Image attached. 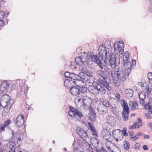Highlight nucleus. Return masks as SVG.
Masks as SVG:
<instances>
[{"label":"nucleus","mask_w":152,"mask_h":152,"mask_svg":"<svg viewBox=\"0 0 152 152\" xmlns=\"http://www.w3.org/2000/svg\"><path fill=\"white\" fill-rule=\"evenodd\" d=\"M14 101L8 95L5 94L2 96L0 102V105L3 107L2 113L3 116L8 115Z\"/></svg>","instance_id":"obj_1"},{"label":"nucleus","mask_w":152,"mask_h":152,"mask_svg":"<svg viewBox=\"0 0 152 152\" xmlns=\"http://www.w3.org/2000/svg\"><path fill=\"white\" fill-rule=\"evenodd\" d=\"M99 53L98 54V61L100 64V67L103 69L102 65L104 62L106 63L107 59V55L110 53L109 50L103 45H101L98 48Z\"/></svg>","instance_id":"obj_2"},{"label":"nucleus","mask_w":152,"mask_h":152,"mask_svg":"<svg viewBox=\"0 0 152 152\" xmlns=\"http://www.w3.org/2000/svg\"><path fill=\"white\" fill-rule=\"evenodd\" d=\"M100 77L97 80V82L104 86L108 90H111V87L110 85L111 84L110 79L107 77L106 72L102 70H100L98 71Z\"/></svg>","instance_id":"obj_3"},{"label":"nucleus","mask_w":152,"mask_h":152,"mask_svg":"<svg viewBox=\"0 0 152 152\" xmlns=\"http://www.w3.org/2000/svg\"><path fill=\"white\" fill-rule=\"evenodd\" d=\"M116 81H124L126 80L127 77L129 76L130 72V70L128 71L127 70L122 69L118 67L116 68Z\"/></svg>","instance_id":"obj_4"},{"label":"nucleus","mask_w":152,"mask_h":152,"mask_svg":"<svg viewBox=\"0 0 152 152\" xmlns=\"http://www.w3.org/2000/svg\"><path fill=\"white\" fill-rule=\"evenodd\" d=\"M69 109L70 110L68 111V114L73 119L80 121V118L83 117V114L79 110H76L72 106L69 107Z\"/></svg>","instance_id":"obj_5"},{"label":"nucleus","mask_w":152,"mask_h":152,"mask_svg":"<svg viewBox=\"0 0 152 152\" xmlns=\"http://www.w3.org/2000/svg\"><path fill=\"white\" fill-rule=\"evenodd\" d=\"M82 53H85L84 58L88 59L87 61L89 62V66L91 64L92 62L89 60V58L92 60V61L100 67V64L98 61L99 58L97 55H94L93 53L91 51H88L87 53L84 52Z\"/></svg>","instance_id":"obj_6"},{"label":"nucleus","mask_w":152,"mask_h":152,"mask_svg":"<svg viewBox=\"0 0 152 152\" xmlns=\"http://www.w3.org/2000/svg\"><path fill=\"white\" fill-rule=\"evenodd\" d=\"M108 61L110 63V65L112 69H115L118 67L119 64V61L117 63L116 61V55L113 53H110L107 55Z\"/></svg>","instance_id":"obj_7"},{"label":"nucleus","mask_w":152,"mask_h":152,"mask_svg":"<svg viewBox=\"0 0 152 152\" xmlns=\"http://www.w3.org/2000/svg\"><path fill=\"white\" fill-rule=\"evenodd\" d=\"M93 86L94 87V89L95 91H97L96 93V94H99V92L100 93L102 94H105L107 88L101 83H99L98 82H95L94 81L93 83Z\"/></svg>","instance_id":"obj_8"},{"label":"nucleus","mask_w":152,"mask_h":152,"mask_svg":"<svg viewBox=\"0 0 152 152\" xmlns=\"http://www.w3.org/2000/svg\"><path fill=\"white\" fill-rule=\"evenodd\" d=\"M85 55V53H81L80 57H77L75 58V61L77 65L80 66L84 65L85 66H89V62L87 61L88 59L84 58Z\"/></svg>","instance_id":"obj_9"},{"label":"nucleus","mask_w":152,"mask_h":152,"mask_svg":"<svg viewBox=\"0 0 152 152\" xmlns=\"http://www.w3.org/2000/svg\"><path fill=\"white\" fill-rule=\"evenodd\" d=\"M89 75L82 72L79 74L80 77L84 81L89 83H92L94 81V79L91 76V74L89 73Z\"/></svg>","instance_id":"obj_10"},{"label":"nucleus","mask_w":152,"mask_h":152,"mask_svg":"<svg viewBox=\"0 0 152 152\" xmlns=\"http://www.w3.org/2000/svg\"><path fill=\"white\" fill-rule=\"evenodd\" d=\"M136 64V61L134 59H132V63L129 61L127 62H124L123 63V65L125 68L124 70H127V71H129L130 70L131 72V69L135 66V64Z\"/></svg>","instance_id":"obj_11"},{"label":"nucleus","mask_w":152,"mask_h":152,"mask_svg":"<svg viewBox=\"0 0 152 152\" xmlns=\"http://www.w3.org/2000/svg\"><path fill=\"white\" fill-rule=\"evenodd\" d=\"M16 126L18 127H21L24 125V116L20 114L18 116L17 118L14 120Z\"/></svg>","instance_id":"obj_12"},{"label":"nucleus","mask_w":152,"mask_h":152,"mask_svg":"<svg viewBox=\"0 0 152 152\" xmlns=\"http://www.w3.org/2000/svg\"><path fill=\"white\" fill-rule=\"evenodd\" d=\"M122 112V117L124 121H127L129 119V109L128 106L123 107Z\"/></svg>","instance_id":"obj_13"},{"label":"nucleus","mask_w":152,"mask_h":152,"mask_svg":"<svg viewBox=\"0 0 152 152\" xmlns=\"http://www.w3.org/2000/svg\"><path fill=\"white\" fill-rule=\"evenodd\" d=\"M117 45V49L118 50L120 54L122 55L124 52V44L123 41L118 42V44H116L115 43L114 44V48L115 50H116V45Z\"/></svg>","instance_id":"obj_14"},{"label":"nucleus","mask_w":152,"mask_h":152,"mask_svg":"<svg viewBox=\"0 0 152 152\" xmlns=\"http://www.w3.org/2000/svg\"><path fill=\"white\" fill-rule=\"evenodd\" d=\"M76 131L80 137L83 139L84 138H87L88 137L86 132L80 127H77L76 128Z\"/></svg>","instance_id":"obj_15"},{"label":"nucleus","mask_w":152,"mask_h":152,"mask_svg":"<svg viewBox=\"0 0 152 152\" xmlns=\"http://www.w3.org/2000/svg\"><path fill=\"white\" fill-rule=\"evenodd\" d=\"M102 135L103 138L108 142H110L111 134L110 132L106 129H104L102 132Z\"/></svg>","instance_id":"obj_16"},{"label":"nucleus","mask_w":152,"mask_h":152,"mask_svg":"<svg viewBox=\"0 0 152 152\" xmlns=\"http://www.w3.org/2000/svg\"><path fill=\"white\" fill-rule=\"evenodd\" d=\"M91 99L87 96H85L83 97L82 99V106L86 107H89L91 103Z\"/></svg>","instance_id":"obj_17"},{"label":"nucleus","mask_w":152,"mask_h":152,"mask_svg":"<svg viewBox=\"0 0 152 152\" xmlns=\"http://www.w3.org/2000/svg\"><path fill=\"white\" fill-rule=\"evenodd\" d=\"M9 84L7 81L2 82L1 84L0 89L1 93H6L7 91Z\"/></svg>","instance_id":"obj_18"},{"label":"nucleus","mask_w":152,"mask_h":152,"mask_svg":"<svg viewBox=\"0 0 152 152\" xmlns=\"http://www.w3.org/2000/svg\"><path fill=\"white\" fill-rule=\"evenodd\" d=\"M89 110L90 112V113L89 115V118L92 122H94L96 120V116L94 109L90 107L89 108Z\"/></svg>","instance_id":"obj_19"},{"label":"nucleus","mask_w":152,"mask_h":152,"mask_svg":"<svg viewBox=\"0 0 152 152\" xmlns=\"http://www.w3.org/2000/svg\"><path fill=\"white\" fill-rule=\"evenodd\" d=\"M97 110L98 112L101 114L106 113L107 112V110L106 107L101 104H99L98 105Z\"/></svg>","instance_id":"obj_20"},{"label":"nucleus","mask_w":152,"mask_h":152,"mask_svg":"<svg viewBox=\"0 0 152 152\" xmlns=\"http://www.w3.org/2000/svg\"><path fill=\"white\" fill-rule=\"evenodd\" d=\"M110 104V106L112 108L116 109L117 108L118 101L114 98L111 97L109 99Z\"/></svg>","instance_id":"obj_21"},{"label":"nucleus","mask_w":152,"mask_h":152,"mask_svg":"<svg viewBox=\"0 0 152 152\" xmlns=\"http://www.w3.org/2000/svg\"><path fill=\"white\" fill-rule=\"evenodd\" d=\"M116 69H113L111 70L110 71L108 72V76L111 77L114 80V81H116V75H117V73L116 72Z\"/></svg>","instance_id":"obj_22"},{"label":"nucleus","mask_w":152,"mask_h":152,"mask_svg":"<svg viewBox=\"0 0 152 152\" xmlns=\"http://www.w3.org/2000/svg\"><path fill=\"white\" fill-rule=\"evenodd\" d=\"M70 92L74 96H77L80 94V89L75 86H73L70 88Z\"/></svg>","instance_id":"obj_23"},{"label":"nucleus","mask_w":152,"mask_h":152,"mask_svg":"<svg viewBox=\"0 0 152 152\" xmlns=\"http://www.w3.org/2000/svg\"><path fill=\"white\" fill-rule=\"evenodd\" d=\"M137 103V101H130L129 103V105L131 109L132 110L137 109L138 107Z\"/></svg>","instance_id":"obj_24"},{"label":"nucleus","mask_w":152,"mask_h":152,"mask_svg":"<svg viewBox=\"0 0 152 152\" xmlns=\"http://www.w3.org/2000/svg\"><path fill=\"white\" fill-rule=\"evenodd\" d=\"M14 136H15L16 139H15L17 142H18L21 141L23 139V134L19 132H18L14 134Z\"/></svg>","instance_id":"obj_25"},{"label":"nucleus","mask_w":152,"mask_h":152,"mask_svg":"<svg viewBox=\"0 0 152 152\" xmlns=\"http://www.w3.org/2000/svg\"><path fill=\"white\" fill-rule=\"evenodd\" d=\"M81 145L83 146H87L88 147L87 149L90 152H93V148L90 144L87 143L85 140H83L81 144Z\"/></svg>","instance_id":"obj_26"},{"label":"nucleus","mask_w":152,"mask_h":152,"mask_svg":"<svg viewBox=\"0 0 152 152\" xmlns=\"http://www.w3.org/2000/svg\"><path fill=\"white\" fill-rule=\"evenodd\" d=\"M125 95L126 97L130 98L132 97L133 95V91L130 89H127L125 91Z\"/></svg>","instance_id":"obj_27"},{"label":"nucleus","mask_w":152,"mask_h":152,"mask_svg":"<svg viewBox=\"0 0 152 152\" xmlns=\"http://www.w3.org/2000/svg\"><path fill=\"white\" fill-rule=\"evenodd\" d=\"M89 129L93 132L92 135L95 136L96 137L97 136V133L96 132V130L94 126L90 122L88 123Z\"/></svg>","instance_id":"obj_28"},{"label":"nucleus","mask_w":152,"mask_h":152,"mask_svg":"<svg viewBox=\"0 0 152 152\" xmlns=\"http://www.w3.org/2000/svg\"><path fill=\"white\" fill-rule=\"evenodd\" d=\"M129 53L128 52H126L123 55V63L127 62L129 59Z\"/></svg>","instance_id":"obj_29"},{"label":"nucleus","mask_w":152,"mask_h":152,"mask_svg":"<svg viewBox=\"0 0 152 152\" xmlns=\"http://www.w3.org/2000/svg\"><path fill=\"white\" fill-rule=\"evenodd\" d=\"M142 90L144 91L143 92L146 93L147 95H149L152 91V88L149 87V86H148L147 87H143Z\"/></svg>","instance_id":"obj_30"},{"label":"nucleus","mask_w":152,"mask_h":152,"mask_svg":"<svg viewBox=\"0 0 152 152\" xmlns=\"http://www.w3.org/2000/svg\"><path fill=\"white\" fill-rule=\"evenodd\" d=\"M102 45H103V46H104L105 48H106L108 50L111 49V42L109 40H106L104 44Z\"/></svg>","instance_id":"obj_31"},{"label":"nucleus","mask_w":152,"mask_h":152,"mask_svg":"<svg viewBox=\"0 0 152 152\" xmlns=\"http://www.w3.org/2000/svg\"><path fill=\"white\" fill-rule=\"evenodd\" d=\"M7 146L9 147V152H15V147L13 145H11L10 143L7 145Z\"/></svg>","instance_id":"obj_32"},{"label":"nucleus","mask_w":152,"mask_h":152,"mask_svg":"<svg viewBox=\"0 0 152 152\" xmlns=\"http://www.w3.org/2000/svg\"><path fill=\"white\" fill-rule=\"evenodd\" d=\"M147 75L149 83L152 85V72H149L148 73Z\"/></svg>","instance_id":"obj_33"},{"label":"nucleus","mask_w":152,"mask_h":152,"mask_svg":"<svg viewBox=\"0 0 152 152\" xmlns=\"http://www.w3.org/2000/svg\"><path fill=\"white\" fill-rule=\"evenodd\" d=\"M79 88H80L79 89H80V93H84L87 91V88L83 86L80 85V86Z\"/></svg>","instance_id":"obj_34"},{"label":"nucleus","mask_w":152,"mask_h":152,"mask_svg":"<svg viewBox=\"0 0 152 152\" xmlns=\"http://www.w3.org/2000/svg\"><path fill=\"white\" fill-rule=\"evenodd\" d=\"M152 104V101H149V102L148 103H147L146 104H145V105H144V108L146 110H149V108L151 107V105Z\"/></svg>","instance_id":"obj_35"},{"label":"nucleus","mask_w":152,"mask_h":152,"mask_svg":"<svg viewBox=\"0 0 152 152\" xmlns=\"http://www.w3.org/2000/svg\"><path fill=\"white\" fill-rule=\"evenodd\" d=\"M139 97L140 99H144L146 97L145 92H142L139 94Z\"/></svg>","instance_id":"obj_36"},{"label":"nucleus","mask_w":152,"mask_h":152,"mask_svg":"<svg viewBox=\"0 0 152 152\" xmlns=\"http://www.w3.org/2000/svg\"><path fill=\"white\" fill-rule=\"evenodd\" d=\"M101 104H102L104 106H105L107 108V107H110V101L108 102L107 100H104Z\"/></svg>","instance_id":"obj_37"},{"label":"nucleus","mask_w":152,"mask_h":152,"mask_svg":"<svg viewBox=\"0 0 152 152\" xmlns=\"http://www.w3.org/2000/svg\"><path fill=\"white\" fill-rule=\"evenodd\" d=\"M73 83L76 85L77 86L80 87V85H81L80 84V83H82L83 82L81 80H75L74 81H73Z\"/></svg>","instance_id":"obj_38"},{"label":"nucleus","mask_w":152,"mask_h":152,"mask_svg":"<svg viewBox=\"0 0 152 152\" xmlns=\"http://www.w3.org/2000/svg\"><path fill=\"white\" fill-rule=\"evenodd\" d=\"M124 148L126 150H128L129 148L130 145L128 142L126 141H125L124 142Z\"/></svg>","instance_id":"obj_39"},{"label":"nucleus","mask_w":152,"mask_h":152,"mask_svg":"<svg viewBox=\"0 0 152 152\" xmlns=\"http://www.w3.org/2000/svg\"><path fill=\"white\" fill-rule=\"evenodd\" d=\"M77 77L78 76L77 75L72 73H71L69 78L75 80L77 79Z\"/></svg>","instance_id":"obj_40"},{"label":"nucleus","mask_w":152,"mask_h":152,"mask_svg":"<svg viewBox=\"0 0 152 152\" xmlns=\"http://www.w3.org/2000/svg\"><path fill=\"white\" fill-rule=\"evenodd\" d=\"M120 134V130L119 129H116L114 130L112 132L113 135L114 137H115L116 135H118Z\"/></svg>","instance_id":"obj_41"},{"label":"nucleus","mask_w":152,"mask_h":152,"mask_svg":"<svg viewBox=\"0 0 152 152\" xmlns=\"http://www.w3.org/2000/svg\"><path fill=\"white\" fill-rule=\"evenodd\" d=\"M121 103L122 107H125L127 106H128L127 103L126 102L125 100H124L122 99L121 100Z\"/></svg>","instance_id":"obj_42"},{"label":"nucleus","mask_w":152,"mask_h":152,"mask_svg":"<svg viewBox=\"0 0 152 152\" xmlns=\"http://www.w3.org/2000/svg\"><path fill=\"white\" fill-rule=\"evenodd\" d=\"M11 121L10 119H8L3 124V125L6 128L9 125V124H11Z\"/></svg>","instance_id":"obj_43"},{"label":"nucleus","mask_w":152,"mask_h":152,"mask_svg":"<svg viewBox=\"0 0 152 152\" xmlns=\"http://www.w3.org/2000/svg\"><path fill=\"white\" fill-rule=\"evenodd\" d=\"M114 119V117L112 116H111L110 117H109L107 118V122L109 123H112Z\"/></svg>","instance_id":"obj_44"},{"label":"nucleus","mask_w":152,"mask_h":152,"mask_svg":"<svg viewBox=\"0 0 152 152\" xmlns=\"http://www.w3.org/2000/svg\"><path fill=\"white\" fill-rule=\"evenodd\" d=\"M138 83L139 85L141 86L142 89L143 87H147L148 86L146 83H144L142 82H139Z\"/></svg>","instance_id":"obj_45"},{"label":"nucleus","mask_w":152,"mask_h":152,"mask_svg":"<svg viewBox=\"0 0 152 152\" xmlns=\"http://www.w3.org/2000/svg\"><path fill=\"white\" fill-rule=\"evenodd\" d=\"M73 152H83L82 151L80 150L79 148L74 147L73 149Z\"/></svg>","instance_id":"obj_46"},{"label":"nucleus","mask_w":152,"mask_h":152,"mask_svg":"<svg viewBox=\"0 0 152 152\" xmlns=\"http://www.w3.org/2000/svg\"><path fill=\"white\" fill-rule=\"evenodd\" d=\"M5 17V14L3 11H0V19L2 20Z\"/></svg>","instance_id":"obj_47"},{"label":"nucleus","mask_w":152,"mask_h":152,"mask_svg":"<svg viewBox=\"0 0 152 152\" xmlns=\"http://www.w3.org/2000/svg\"><path fill=\"white\" fill-rule=\"evenodd\" d=\"M70 81L68 79H66L64 81V84L66 87L68 86V84Z\"/></svg>","instance_id":"obj_48"},{"label":"nucleus","mask_w":152,"mask_h":152,"mask_svg":"<svg viewBox=\"0 0 152 152\" xmlns=\"http://www.w3.org/2000/svg\"><path fill=\"white\" fill-rule=\"evenodd\" d=\"M140 144L139 143H135L134 145V148L137 149H139V148L140 147Z\"/></svg>","instance_id":"obj_49"},{"label":"nucleus","mask_w":152,"mask_h":152,"mask_svg":"<svg viewBox=\"0 0 152 152\" xmlns=\"http://www.w3.org/2000/svg\"><path fill=\"white\" fill-rule=\"evenodd\" d=\"M5 128L6 127L2 124L0 126V131L1 132L4 131L5 130Z\"/></svg>","instance_id":"obj_50"},{"label":"nucleus","mask_w":152,"mask_h":152,"mask_svg":"<svg viewBox=\"0 0 152 152\" xmlns=\"http://www.w3.org/2000/svg\"><path fill=\"white\" fill-rule=\"evenodd\" d=\"M81 98L80 97H79L78 96H77L76 97L75 99V102H76L77 104L80 103V102L81 101Z\"/></svg>","instance_id":"obj_51"},{"label":"nucleus","mask_w":152,"mask_h":152,"mask_svg":"<svg viewBox=\"0 0 152 152\" xmlns=\"http://www.w3.org/2000/svg\"><path fill=\"white\" fill-rule=\"evenodd\" d=\"M122 132L125 136H126L128 135V134L126 133V128H124Z\"/></svg>","instance_id":"obj_52"},{"label":"nucleus","mask_w":152,"mask_h":152,"mask_svg":"<svg viewBox=\"0 0 152 152\" xmlns=\"http://www.w3.org/2000/svg\"><path fill=\"white\" fill-rule=\"evenodd\" d=\"M115 97L116 98V99L117 101L119 102L120 101V96L119 94L118 93L116 94L115 95Z\"/></svg>","instance_id":"obj_53"},{"label":"nucleus","mask_w":152,"mask_h":152,"mask_svg":"<svg viewBox=\"0 0 152 152\" xmlns=\"http://www.w3.org/2000/svg\"><path fill=\"white\" fill-rule=\"evenodd\" d=\"M71 73H69L68 72H66L65 73V76L67 78H69L70 77Z\"/></svg>","instance_id":"obj_54"},{"label":"nucleus","mask_w":152,"mask_h":152,"mask_svg":"<svg viewBox=\"0 0 152 152\" xmlns=\"http://www.w3.org/2000/svg\"><path fill=\"white\" fill-rule=\"evenodd\" d=\"M136 126V128H138L140 127L142 125V124L140 122L135 123Z\"/></svg>","instance_id":"obj_55"},{"label":"nucleus","mask_w":152,"mask_h":152,"mask_svg":"<svg viewBox=\"0 0 152 152\" xmlns=\"http://www.w3.org/2000/svg\"><path fill=\"white\" fill-rule=\"evenodd\" d=\"M136 126L135 123L133 124L132 126H129V129H136Z\"/></svg>","instance_id":"obj_56"},{"label":"nucleus","mask_w":152,"mask_h":152,"mask_svg":"<svg viewBox=\"0 0 152 152\" xmlns=\"http://www.w3.org/2000/svg\"><path fill=\"white\" fill-rule=\"evenodd\" d=\"M122 81H121L120 80H118V81H114L115 83V85L116 86H119L120 85V82H122Z\"/></svg>","instance_id":"obj_57"},{"label":"nucleus","mask_w":152,"mask_h":152,"mask_svg":"<svg viewBox=\"0 0 152 152\" xmlns=\"http://www.w3.org/2000/svg\"><path fill=\"white\" fill-rule=\"evenodd\" d=\"M4 21L1 19H0V26H3L4 25Z\"/></svg>","instance_id":"obj_58"},{"label":"nucleus","mask_w":152,"mask_h":152,"mask_svg":"<svg viewBox=\"0 0 152 152\" xmlns=\"http://www.w3.org/2000/svg\"><path fill=\"white\" fill-rule=\"evenodd\" d=\"M144 99H140L139 101L140 104L143 106L145 105V103L144 102Z\"/></svg>","instance_id":"obj_59"},{"label":"nucleus","mask_w":152,"mask_h":152,"mask_svg":"<svg viewBox=\"0 0 152 152\" xmlns=\"http://www.w3.org/2000/svg\"><path fill=\"white\" fill-rule=\"evenodd\" d=\"M142 148L145 150H148V146L147 145H144L142 146Z\"/></svg>","instance_id":"obj_60"},{"label":"nucleus","mask_w":152,"mask_h":152,"mask_svg":"<svg viewBox=\"0 0 152 152\" xmlns=\"http://www.w3.org/2000/svg\"><path fill=\"white\" fill-rule=\"evenodd\" d=\"M138 139V137H137V136H134L131 139L133 140V141H135L137 140Z\"/></svg>","instance_id":"obj_61"},{"label":"nucleus","mask_w":152,"mask_h":152,"mask_svg":"<svg viewBox=\"0 0 152 152\" xmlns=\"http://www.w3.org/2000/svg\"><path fill=\"white\" fill-rule=\"evenodd\" d=\"M148 127L151 129V131H152V123H149L148 124Z\"/></svg>","instance_id":"obj_62"},{"label":"nucleus","mask_w":152,"mask_h":152,"mask_svg":"<svg viewBox=\"0 0 152 152\" xmlns=\"http://www.w3.org/2000/svg\"><path fill=\"white\" fill-rule=\"evenodd\" d=\"M101 150L102 151H103V152H108V151L106 149H104L103 147H101Z\"/></svg>","instance_id":"obj_63"},{"label":"nucleus","mask_w":152,"mask_h":152,"mask_svg":"<svg viewBox=\"0 0 152 152\" xmlns=\"http://www.w3.org/2000/svg\"><path fill=\"white\" fill-rule=\"evenodd\" d=\"M149 10L152 12V3L149 6Z\"/></svg>","instance_id":"obj_64"}]
</instances>
